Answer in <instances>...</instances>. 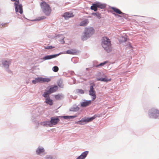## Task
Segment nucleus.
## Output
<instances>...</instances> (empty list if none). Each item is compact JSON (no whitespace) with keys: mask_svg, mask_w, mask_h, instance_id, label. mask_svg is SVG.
<instances>
[{"mask_svg":"<svg viewBox=\"0 0 159 159\" xmlns=\"http://www.w3.org/2000/svg\"><path fill=\"white\" fill-rule=\"evenodd\" d=\"M33 118L34 119H35L36 118V116H32V120L34 122H35V121L34 120V119H33Z\"/></svg>","mask_w":159,"mask_h":159,"instance_id":"nucleus-39","label":"nucleus"},{"mask_svg":"<svg viewBox=\"0 0 159 159\" xmlns=\"http://www.w3.org/2000/svg\"><path fill=\"white\" fill-rule=\"evenodd\" d=\"M58 89V87L57 85H54L51 87L48 90V92L50 93H52L54 92H55Z\"/></svg>","mask_w":159,"mask_h":159,"instance_id":"nucleus-12","label":"nucleus"},{"mask_svg":"<svg viewBox=\"0 0 159 159\" xmlns=\"http://www.w3.org/2000/svg\"><path fill=\"white\" fill-rule=\"evenodd\" d=\"M79 110V108L78 106L74 105L70 108L69 110V111H71L75 112L78 111Z\"/></svg>","mask_w":159,"mask_h":159,"instance_id":"nucleus-21","label":"nucleus"},{"mask_svg":"<svg viewBox=\"0 0 159 159\" xmlns=\"http://www.w3.org/2000/svg\"><path fill=\"white\" fill-rule=\"evenodd\" d=\"M64 95L61 94H58L55 95V98L57 100H60L64 98Z\"/></svg>","mask_w":159,"mask_h":159,"instance_id":"nucleus-25","label":"nucleus"},{"mask_svg":"<svg viewBox=\"0 0 159 159\" xmlns=\"http://www.w3.org/2000/svg\"><path fill=\"white\" fill-rule=\"evenodd\" d=\"M36 153L37 154L41 156H43L46 154L45 150H36Z\"/></svg>","mask_w":159,"mask_h":159,"instance_id":"nucleus-15","label":"nucleus"},{"mask_svg":"<svg viewBox=\"0 0 159 159\" xmlns=\"http://www.w3.org/2000/svg\"><path fill=\"white\" fill-rule=\"evenodd\" d=\"M74 73V71H71V74Z\"/></svg>","mask_w":159,"mask_h":159,"instance_id":"nucleus-46","label":"nucleus"},{"mask_svg":"<svg viewBox=\"0 0 159 159\" xmlns=\"http://www.w3.org/2000/svg\"><path fill=\"white\" fill-rule=\"evenodd\" d=\"M97 117V115H95L91 117L86 118L85 117L83 118L81 120L77 122V123L80 125H84L87 123L92 121L93 120Z\"/></svg>","mask_w":159,"mask_h":159,"instance_id":"nucleus-5","label":"nucleus"},{"mask_svg":"<svg viewBox=\"0 0 159 159\" xmlns=\"http://www.w3.org/2000/svg\"><path fill=\"white\" fill-rule=\"evenodd\" d=\"M40 125L44 126H49L50 127H52V124L50 122V121H46L40 122Z\"/></svg>","mask_w":159,"mask_h":159,"instance_id":"nucleus-14","label":"nucleus"},{"mask_svg":"<svg viewBox=\"0 0 159 159\" xmlns=\"http://www.w3.org/2000/svg\"><path fill=\"white\" fill-rule=\"evenodd\" d=\"M148 116L150 118L159 119V110L152 108L148 111Z\"/></svg>","mask_w":159,"mask_h":159,"instance_id":"nucleus-4","label":"nucleus"},{"mask_svg":"<svg viewBox=\"0 0 159 159\" xmlns=\"http://www.w3.org/2000/svg\"><path fill=\"white\" fill-rule=\"evenodd\" d=\"M46 18V17L44 16H41L40 17H39L35 19V20H34V21H39L41 20H43L44 19H45Z\"/></svg>","mask_w":159,"mask_h":159,"instance_id":"nucleus-31","label":"nucleus"},{"mask_svg":"<svg viewBox=\"0 0 159 159\" xmlns=\"http://www.w3.org/2000/svg\"><path fill=\"white\" fill-rule=\"evenodd\" d=\"M41 8L44 13L47 16H49L51 11L50 6L46 2L43 1L40 4Z\"/></svg>","mask_w":159,"mask_h":159,"instance_id":"nucleus-3","label":"nucleus"},{"mask_svg":"<svg viewBox=\"0 0 159 159\" xmlns=\"http://www.w3.org/2000/svg\"><path fill=\"white\" fill-rule=\"evenodd\" d=\"M118 16L119 17H121V16H120V15H118Z\"/></svg>","mask_w":159,"mask_h":159,"instance_id":"nucleus-48","label":"nucleus"},{"mask_svg":"<svg viewBox=\"0 0 159 159\" xmlns=\"http://www.w3.org/2000/svg\"><path fill=\"white\" fill-rule=\"evenodd\" d=\"M122 40L123 41L125 42L127 41V38L124 37H123Z\"/></svg>","mask_w":159,"mask_h":159,"instance_id":"nucleus-38","label":"nucleus"},{"mask_svg":"<svg viewBox=\"0 0 159 159\" xmlns=\"http://www.w3.org/2000/svg\"><path fill=\"white\" fill-rule=\"evenodd\" d=\"M88 69H89L88 68H87L86 69V70H88Z\"/></svg>","mask_w":159,"mask_h":159,"instance_id":"nucleus-49","label":"nucleus"},{"mask_svg":"<svg viewBox=\"0 0 159 159\" xmlns=\"http://www.w3.org/2000/svg\"><path fill=\"white\" fill-rule=\"evenodd\" d=\"M91 103V100H84V101L81 102V106L83 107H86L89 106Z\"/></svg>","mask_w":159,"mask_h":159,"instance_id":"nucleus-11","label":"nucleus"},{"mask_svg":"<svg viewBox=\"0 0 159 159\" xmlns=\"http://www.w3.org/2000/svg\"><path fill=\"white\" fill-rule=\"evenodd\" d=\"M74 15L72 13L69 12H66L64 13L63 16L66 19H67L68 18L73 17Z\"/></svg>","mask_w":159,"mask_h":159,"instance_id":"nucleus-13","label":"nucleus"},{"mask_svg":"<svg viewBox=\"0 0 159 159\" xmlns=\"http://www.w3.org/2000/svg\"><path fill=\"white\" fill-rule=\"evenodd\" d=\"M77 59V58H72V59H71V60H73L74 59Z\"/></svg>","mask_w":159,"mask_h":159,"instance_id":"nucleus-45","label":"nucleus"},{"mask_svg":"<svg viewBox=\"0 0 159 159\" xmlns=\"http://www.w3.org/2000/svg\"><path fill=\"white\" fill-rule=\"evenodd\" d=\"M41 83L43 82H48L51 80V79L48 78H43L40 77Z\"/></svg>","mask_w":159,"mask_h":159,"instance_id":"nucleus-26","label":"nucleus"},{"mask_svg":"<svg viewBox=\"0 0 159 159\" xmlns=\"http://www.w3.org/2000/svg\"><path fill=\"white\" fill-rule=\"evenodd\" d=\"M95 86L94 83L91 84L90 87V90L89 91V94L92 97V101L94 100L96 98V91L94 87Z\"/></svg>","mask_w":159,"mask_h":159,"instance_id":"nucleus-8","label":"nucleus"},{"mask_svg":"<svg viewBox=\"0 0 159 159\" xmlns=\"http://www.w3.org/2000/svg\"><path fill=\"white\" fill-rule=\"evenodd\" d=\"M94 30L92 27L86 28L83 33L81 39L83 41L86 40L89 38L94 33Z\"/></svg>","mask_w":159,"mask_h":159,"instance_id":"nucleus-2","label":"nucleus"},{"mask_svg":"<svg viewBox=\"0 0 159 159\" xmlns=\"http://www.w3.org/2000/svg\"><path fill=\"white\" fill-rule=\"evenodd\" d=\"M76 159H83L80 156H79Z\"/></svg>","mask_w":159,"mask_h":159,"instance_id":"nucleus-41","label":"nucleus"},{"mask_svg":"<svg viewBox=\"0 0 159 159\" xmlns=\"http://www.w3.org/2000/svg\"><path fill=\"white\" fill-rule=\"evenodd\" d=\"M59 37H61V39H59V41L62 44H63L65 43L64 41V37L62 35H58L57 36Z\"/></svg>","mask_w":159,"mask_h":159,"instance_id":"nucleus-32","label":"nucleus"},{"mask_svg":"<svg viewBox=\"0 0 159 159\" xmlns=\"http://www.w3.org/2000/svg\"><path fill=\"white\" fill-rule=\"evenodd\" d=\"M2 63L3 67L9 73H11V71L9 69V65L11 63V61L10 60H6L4 59L2 60Z\"/></svg>","mask_w":159,"mask_h":159,"instance_id":"nucleus-7","label":"nucleus"},{"mask_svg":"<svg viewBox=\"0 0 159 159\" xmlns=\"http://www.w3.org/2000/svg\"><path fill=\"white\" fill-rule=\"evenodd\" d=\"M76 117V116H59V117L63 118L65 119H73Z\"/></svg>","mask_w":159,"mask_h":159,"instance_id":"nucleus-23","label":"nucleus"},{"mask_svg":"<svg viewBox=\"0 0 159 159\" xmlns=\"http://www.w3.org/2000/svg\"><path fill=\"white\" fill-rule=\"evenodd\" d=\"M44 159H54V157L52 155H47L45 157Z\"/></svg>","mask_w":159,"mask_h":159,"instance_id":"nucleus-36","label":"nucleus"},{"mask_svg":"<svg viewBox=\"0 0 159 159\" xmlns=\"http://www.w3.org/2000/svg\"><path fill=\"white\" fill-rule=\"evenodd\" d=\"M107 62V61H105L101 63L100 64H99L96 65V67L98 68L99 66H103L105 65Z\"/></svg>","mask_w":159,"mask_h":159,"instance_id":"nucleus-34","label":"nucleus"},{"mask_svg":"<svg viewBox=\"0 0 159 159\" xmlns=\"http://www.w3.org/2000/svg\"><path fill=\"white\" fill-rule=\"evenodd\" d=\"M60 53H59L57 54H54L53 55H48L45 56L42 58H41V60H50L53 58H55L58 56Z\"/></svg>","mask_w":159,"mask_h":159,"instance_id":"nucleus-9","label":"nucleus"},{"mask_svg":"<svg viewBox=\"0 0 159 159\" xmlns=\"http://www.w3.org/2000/svg\"><path fill=\"white\" fill-rule=\"evenodd\" d=\"M58 86H59L60 87H61V86L59 84V83H58Z\"/></svg>","mask_w":159,"mask_h":159,"instance_id":"nucleus-44","label":"nucleus"},{"mask_svg":"<svg viewBox=\"0 0 159 159\" xmlns=\"http://www.w3.org/2000/svg\"><path fill=\"white\" fill-rule=\"evenodd\" d=\"M54 48V47H53L52 46H49L47 47H45V49H51L52 48Z\"/></svg>","mask_w":159,"mask_h":159,"instance_id":"nucleus-37","label":"nucleus"},{"mask_svg":"<svg viewBox=\"0 0 159 159\" xmlns=\"http://www.w3.org/2000/svg\"><path fill=\"white\" fill-rule=\"evenodd\" d=\"M89 21L88 19H85L81 21L80 23V25L82 26H85L88 23Z\"/></svg>","mask_w":159,"mask_h":159,"instance_id":"nucleus-22","label":"nucleus"},{"mask_svg":"<svg viewBox=\"0 0 159 159\" xmlns=\"http://www.w3.org/2000/svg\"><path fill=\"white\" fill-rule=\"evenodd\" d=\"M11 1H15L14 3L15 10L16 13L17 14L19 12L20 14H22L23 13L22 6V4H19V0H11Z\"/></svg>","mask_w":159,"mask_h":159,"instance_id":"nucleus-6","label":"nucleus"},{"mask_svg":"<svg viewBox=\"0 0 159 159\" xmlns=\"http://www.w3.org/2000/svg\"><path fill=\"white\" fill-rule=\"evenodd\" d=\"M97 80L98 81H101L104 82H107L111 80V79H108L106 78H97Z\"/></svg>","mask_w":159,"mask_h":159,"instance_id":"nucleus-24","label":"nucleus"},{"mask_svg":"<svg viewBox=\"0 0 159 159\" xmlns=\"http://www.w3.org/2000/svg\"><path fill=\"white\" fill-rule=\"evenodd\" d=\"M23 17H24V18H25V16H23Z\"/></svg>","mask_w":159,"mask_h":159,"instance_id":"nucleus-51","label":"nucleus"},{"mask_svg":"<svg viewBox=\"0 0 159 159\" xmlns=\"http://www.w3.org/2000/svg\"><path fill=\"white\" fill-rule=\"evenodd\" d=\"M32 82L34 84H36L38 83H41L40 77L35 78L34 80L32 81Z\"/></svg>","mask_w":159,"mask_h":159,"instance_id":"nucleus-28","label":"nucleus"},{"mask_svg":"<svg viewBox=\"0 0 159 159\" xmlns=\"http://www.w3.org/2000/svg\"><path fill=\"white\" fill-rule=\"evenodd\" d=\"M36 123H37L38 124H39V122H38V121H37V122H36Z\"/></svg>","mask_w":159,"mask_h":159,"instance_id":"nucleus-47","label":"nucleus"},{"mask_svg":"<svg viewBox=\"0 0 159 159\" xmlns=\"http://www.w3.org/2000/svg\"><path fill=\"white\" fill-rule=\"evenodd\" d=\"M102 45L105 50L107 52H110L112 48L110 39L106 37H103L102 39Z\"/></svg>","mask_w":159,"mask_h":159,"instance_id":"nucleus-1","label":"nucleus"},{"mask_svg":"<svg viewBox=\"0 0 159 159\" xmlns=\"http://www.w3.org/2000/svg\"><path fill=\"white\" fill-rule=\"evenodd\" d=\"M92 14L93 16H96L99 19H100L101 18V14L99 13L98 12H93L92 13Z\"/></svg>","mask_w":159,"mask_h":159,"instance_id":"nucleus-33","label":"nucleus"},{"mask_svg":"<svg viewBox=\"0 0 159 159\" xmlns=\"http://www.w3.org/2000/svg\"><path fill=\"white\" fill-rule=\"evenodd\" d=\"M59 70V68L57 66H53L52 68V70L54 72H57Z\"/></svg>","mask_w":159,"mask_h":159,"instance_id":"nucleus-35","label":"nucleus"},{"mask_svg":"<svg viewBox=\"0 0 159 159\" xmlns=\"http://www.w3.org/2000/svg\"><path fill=\"white\" fill-rule=\"evenodd\" d=\"M75 92L78 94H83L84 93V90L82 89H76Z\"/></svg>","mask_w":159,"mask_h":159,"instance_id":"nucleus-30","label":"nucleus"},{"mask_svg":"<svg viewBox=\"0 0 159 159\" xmlns=\"http://www.w3.org/2000/svg\"><path fill=\"white\" fill-rule=\"evenodd\" d=\"M89 153L88 151H85L83 152L80 155V157H81L83 159H84L87 155H88Z\"/></svg>","mask_w":159,"mask_h":159,"instance_id":"nucleus-29","label":"nucleus"},{"mask_svg":"<svg viewBox=\"0 0 159 159\" xmlns=\"http://www.w3.org/2000/svg\"><path fill=\"white\" fill-rule=\"evenodd\" d=\"M37 149H44V148L42 146H39Z\"/></svg>","mask_w":159,"mask_h":159,"instance_id":"nucleus-40","label":"nucleus"},{"mask_svg":"<svg viewBox=\"0 0 159 159\" xmlns=\"http://www.w3.org/2000/svg\"><path fill=\"white\" fill-rule=\"evenodd\" d=\"M50 121L52 125V126L53 125L57 124L60 121V119L58 118V117H52L50 118Z\"/></svg>","mask_w":159,"mask_h":159,"instance_id":"nucleus-10","label":"nucleus"},{"mask_svg":"<svg viewBox=\"0 0 159 159\" xmlns=\"http://www.w3.org/2000/svg\"><path fill=\"white\" fill-rule=\"evenodd\" d=\"M98 8H100L101 9H104L106 6V5L105 4H102L99 2H97Z\"/></svg>","mask_w":159,"mask_h":159,"instance_id":"nucleus-16","label":"nucleus"},{"mask_svg":"<svg viewBox=\"0 0 159 159\" xmlns=\"http://www.w3.org/2000/svg\"><path fill=\"white\" fill-rule=\"evenodd\" d=\"M18 18H19V19H20V17H18Z\"/></svg>","mask_w":159,"mask_h":159,"instance_id":"nucleus-50","label":"nucleus"},{"mask_svg":"<svg viewBox=\"0 0 159 159\" xmlns=\"http://www.w3.org/2000/svg\"><path fill=\"white\" fill-rule=\"evenodd\" d=\"M48 90H47L45 92H44L42 94V96L44 97L45 98H48L50 97L49 95L51 94L49 92H48Z\"/></svg>","mask_w":159,"mask_h":159,"instance_id":"nucleus-27","label":"nucleus"},{"mask_svg":"<svg viewBox=\"0 0 159 159\" xmlns=\"http://www.w3.org/2000/svg\"><path fill=\"white\" fill-rule=\"evenodd\" d=\"M98 6L96 2H94L92 4L90 7V9L93 10L94 11H98Z\"/></svg>","mask_w":159,"mask_h":159,"instance_id":"nucleus-18","label":"nucleus"},{"mask_svg":"<svg viewBox=\"0 0 159 159\" xmlns=\"http://www.w3.org/2000/svg\"><path fill=\"white\" fill-rule=\"evenodd\" d=\"M111 9L116 13L120 15H123L124 13L122 12L121 11L117 8H116L115 7H111Z\"/></svg>","mask_w":159,"mask_h":159,"instance_id":"nucleus-17","label":"nucleus"},{"mask_svg":"<svg viewBox=\"0 0 159 159\" xmlns=\"http://www.w3.org/2000/svg\"><path fill=\"white\" fill-rule=\"evenodd\" d=\"M103 74V73H101V72H99V73H98V75H99V74Z\"/></svg>","mask_w":159,"mask_h":159,"instance_id":"nucleus-43","label":"nucleus"},{"mask_svg":"<svg viewBox=\"0 0 159 159\" xmlns=\"http://www.w3.org/2000/svg\"><path fill=\"white\" fill-rule=\"evenodd\" d=\"M5 25V24H3V23H2V24L1 25H2V26H3L4 25Z\"/></svg>","mask_w":159,"mask_h":159,"instance_id":"nucleus-42","label":"nucleus"},{"mask_svg":"<svg viewBox=\"0 0 159 159\" xmlns=\"http://www.w3.org/2000/svg\"><path fill=\"white\" fill-rule=\"evenodd\" d=\"M45 102L47 104L49 105L50 106L52 105L53 103L52 100L51 99L50 97L45 98Z\"/></svg>","mask_w":159,"mask_h":159,"instance_id":"nucleus-20","label":"nucleus"},{"mask_svg":"<svg viewBox=\"0 0 159 159\" xmlns=\"http://www.w3.org/2000/svg\"><path fill=\"white\" fill-rule=\"evenodd\" d=\"M77 52V51L75 49L68 50L66 51V53L70 54H74Z\"/></svg>","mask_w":159,"mask_h":159,"instance_id":"nucleus-19","label":"nucleus"}]
</instances>
